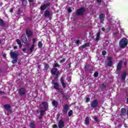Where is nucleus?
<instances>
[{"label":"nucleus","mask_w":128,"mask_h":128,"mask_svg":"<svg viewBox=\"0 0 128 128\" xmlns=\"http://www.w3.org/2000/svg\"><path fill=\"white\" fill-rule=\"evenodd\" d=\"M128 40L126 38H124L120 40V46L121 48H124L128 46Z\"/></svg>","instance_id":"nucleus-1"},{"label":"nucleus","mask_w":128,"mask_h":128,"mask_svg":"<svg viewBox=\"0 0 128 128\" xmlns=\"http://www.w3.org/2000/svg\"><path fill=\"white\" fill-rule=\"evenodd\" d=\"M10 54L12 58H18V52H13L12 51L10 52Z\"/></svg>","instance_id":"nucleus-2"},{"label":"nucleus","mask_w":128,"mask_h":128,"mask_svg":"<svg viewBox=\"0 0 128 128\" xmlns=\"http://www.w3.org/2000/svg\"><path fill=\"white\" fill-rule=\"evenodd\" d=\"M98 106V100H94L93 101H92L91 103L92 108H96Z\"/></svg>","instance_id":"nucleus-3"},{"label":"nucleus","mask_w":128,"mask_h":128,"mask_svg":"<svg viewBox=\"0 0 128 128\" xmlns=\"http://www.w3.org/2000/svg\"><path fill=\"white\" fill-rule=\"evenodd\" d=\"M51 74L54 76H58V68H53L51 70Z\"/></svg>","instance_id":"nucleus-4"},{"label":"nucleus","mask_w":128,"mask_h":128,"mask_svg":"<svg viewBox=\"0 0 128 128\" xmlns=\"http://www.w3.org/2000/svg\"><path fill=\"white\" fill-rule=\"evenodd\" d=\"M84 12V8H81L76 11V14L78 16H80V14H82Z\"/></svg>","instance_id":"nucleus-5"},{"label":"nucleus","mask_w":128,"mask_h":128,"mask_svg":"<svg viewBox=\"0 0 128 128\" xmlns=\"http://www.w3.org/2000/svg\"><path fill=\"white\" fill-rule=\"evenodd\" d=\"M104 18L106 16L104 14H100L99 16L101 24H104Z\"/></svg>","instance_id":"nucleus-6"},{"label":"nucleus","mask_w":128,"mask_h":128,"mask_svg":"<svg viewBox=\"0 0 128 128\" xmlns=\"http://www.w3.org/2000/svg\"><path fill=\"white\" fill-rule=\"evenodd\" d=\"M58 126L59 128H64V122L62 120H60L58 122Z\"/></svg>","instance_id":"nucleus-7"},{"label":"nucleus","mask_w":128,"mask_h":128,"mask_svg":"<svg viewBox=\"0 0 128 128\" xmlns=\"http://www.w3.org/2000/svg\"><path fill=\"white\" fill-rule=\"evenodd\" d=\"M26 36H28V38H30L31 36H32L33 34L32 31H30V30H26Z\"/></svg>","instance_id":"nucleus-8"},{"label":"nucleus","mask_w":128,"mask_h":128,"mask_svg":"<svg viewBox=\"0 0 128 128\" xmlns=\"http://www.w3.org/2000/svg\"><path fill=\"white\" fill-rule=\"evenodd\" d=\"M19 94L20 96H24L26 94V90L24 88H21L19 90Z\"/></svg>","instance_id":"nucleus-9"},{"label":"nucleus","mask_w":128,"mask_h":128,"mask_svg":"<svg viewBox=\"0 0 128 128\" xmlns=\"http://www.w3.org/2000/svg\"><path fill=\"white\" fill-rule=\"evenodd\" d=\"M21 38H22V42H24V44H28V38H26V35H22V36Z\"/></svg>","instance_id":"nucleus-10"},{"label":"nucleus","mask_w":128,"mask_h":128,"mask_svg":"<svg viewBox=\"0 0 128 128\" xmlns=\"http://www.w3.org/2000/svg\"><path fill=\"white\" fill-rule=\"evenodd\" d=\"M108 60H109L108 62V66H112V58L108 57Z\"/></svg>","instance_id":"nucleus-11"},{"label":"nucleus","mask_w":128,"mask_h":128,"mask_svg":"<svg viewBox=\"0 0 128 128\" xmlns=\"http://www.w3.org/2000/svg\"><path fill=\"white\" fill-rule=\"evenodd\" d=\"M48 6H49L48 4H42L40 6L41 10H46V8Z\"/></svg>","instance_id":"nucleus-12"},{"label":"nucleus","mask_w":128,"mask_h":128,"mask_svg":"<svg viewBox=\"0 0 128 128\" xmlns=\"http://www.w3.org/2000/svg\"><path fill=\"white\" fill-rule=\"evenodd\" d=\"M51 16L50 12L48 10H46L44 12V16L50 18V16Z\"/></svg>","instance_id":"nucleus-13"},{"label":"nucleus","mask_w":128,"mask_h":128,"mask_svg":"<svg viewBox=\"0 0 128 128\" xmlns=\"http://www.w3.org/2000/svg\"><path fill=\"white\" fill-rule=\"evenodd\" d=\"M60 82H61V84H62V87L64 88H66V83H64V78H61Z\"/></svg>","instance_id":"nucleus-14"},{"label":"nucleus","mask_w":128,"mask_h":128,"mask_svg":"<svg viewBox=\"0 0 128 128\" xmlns=\"http://www.w3.org/2000/svg\"><path fill=\"white\" fill-rule=\"evenodd\" d=\"M68 104H66L64 106V113L66 114V112H68Z\"/></svg>","instance_id":"nucleus-15"},{"label":"nucleus","mask_w":128,"mask_h":128,"mask_svg":"<svg viewBox=\"0 0 128 128\" xmlns=\"http://www.w3.org/2000/svg\"><path fill=\"white\" fill-rule=\"evenodd\" d=\"M128 74V72H122V80H126V76Z\"/></svg>","instance_id":"nucleus-16"},{"label":"nucleus","mask_w":128,"mask_h":128,"mask_svg":"<svg viewBox=\"0 0 128 128\" xmlns=\"http://www.w3.org/2000/svg\"><path fill=\"white\" fill-rule=\"evenodd\" d=\"M122 62L120 61L117 66V70H120V68H122Z\"/></svg>","instance_id":"nucleus-17"},{"label":"nucleus","mask_w":128,"mask_h":128,"mask_svg":"<svg viewBox=\"0 0 128 128\" xmlns=\"http://www.w3.org/2000/svg\"><path fill=\"white\" fill-rule=\"evenodd\" d=\"M53 84H54V88H55V90H59V88H58L59 85L58 83L54 82Z\"/></svg>","instance_id":"nucleus-18"},{"label":"nucleus","mask_w":128,"mask_h":128,"mask_svg":"<svg viewBox=\"0 0 128 128\" xmlns=\"http://www.w3.org/2000/svg\"><path fill=\"white\" fill-rule=\"evenodd\" d=\"M30 128H36V123L34 122H32L30 123Z\"/></svg>","instance_id":"nucleus-19"},{"label":"nucleus","mask_w":128,"mask_h":128,"mask_svg":"<svg viewBox=\"0 0 128 128\" xmlns=\"http://www.w3.org/2000/svg\"><path fill=\"white\" fill-rule=\"evenodd\" d=\"M90 124V118L88 117H86L85 119V124L87 126Z\"/></svg>","instance_id":"nucleus-20"},{"label":"nucleus","mask_w":128,"mask_h":128,"mask_svg":"<svg viewBox=\"0 0 128 128\" xmlns=\"http://www.w3.org/2000/svg\"><path fill=\"white\" fill-rule=\"evenodd\" d=\"M4 108L5 110H10V106L7 104L4 106Z\"/></svg>","instance_id":"nucleus-21"},{"label":"nucleus","mask_w":128,"mask_h":128,"mask_svg":"<svg viewBox=\"0 0 128 128\" xmlns=\"http://www.w3.org/2000/svg\"><path fill=\"white\" fill-rule=\"evenodd\" d=\"M52 104L56 108L58 106V102L54 100L52 101Z\"/></svg>","instance_id":"nucleus-22"},{"label":"nucleus","mask_w":128,"mask_h":128,"mask_svg":"<svg viewBox=\"0 0 128 128\" xmlns=\"http://www.w3.org/2000/svg\"><path fill=\"white\" fill-rule=\"evenodd\" d=\"M0 26H4V22L2 18H0Z\"/></svg>","instance_id":"nucleus-23"},{"label":"nucleus","mask_w":128,"mask_h":128,"mask_svg":"<svg viewBox=\"0 0 128 128\" xmlns=\"http://www.w3.org/2000/svg\"><path fill=\"white\" fill-rule=\"evenodd\" d=\"M42 106H44V108H47L48 106V102H43L42 103Z\"/></svg>","instance_id":"nucleus-24"},{"label":"nucleus","mask_w":128,"mask_h":128,"mask_svg":"<svg viewBox=\"0 0 128 128\" xmlns=\"http://www.w3.org/2000/svg\"><path fill=\"white\" fill-rule=\"evenodd\" d=\"M100 32H98V34H97V35H96V40H100Z\"/></svg>","instance_id":"nucleus-25"},{"label":"nucleus","mask_w":128,"mask_h":128,"mask_svg":"<svg viewBox=\"0 0 128 128\" xmlns=\"http://www.w3.org/2000/svg\"><path fill=\"white\" fill-rule=\"evenodd\" d=\"M34 44H32V46L30 47V52H32L34 50Z\"/></svg>","instance_id":"nucleus-26"},{"label":"nucleus","mask_w":128,"mask_h":128,"mask_svg":"<svg viewBox=\"0 0 128 128\" xmlns=\"http://www.w3.org/2000/svg\"><path fill=\"white\" fill-rule=\"evenodd\" d=\"M48 68H50V65H48V64H44V70H48Z\"/></svg>","instance_id":"nucleus-27"},{"label":"nucleus","mask_w":128,"mask_h":128,"mask_svg":"<svg viewBox=\"0 0 128 128\" xmlns=\"http://www.w3.org/2000/svg\"><path fill=\"white\" fill-rule=\"evenodd\" d=\"M38 48H42V42H39L38 43Z\"/></svg>","instance_id":"nucleus-28"},{"label":"nucleus","mask_w":128,"mask_h":128,"mask_svg":"<svg viewBox=\"0 0 128 128\" xmlns=\"http://www.w3.org/2000/svg\"><path fill=\"white\" fill-rule=\"evenodd\" d=\"M86 46H88V44H86L84 45H82L81 48H86Z\"/></svg>","instance_id":"nucleus-29"},{"label":"nucleus","mask_w":128,"mask_h":128,"mask_svg":"<svg viewBox=\"0 0 128 128\" xmlns=\"http://www.w3.org/2000/svg\"><path fill=\"white\" fill-rule=\"evenodd\" d=\"M14 59L12 60L13 64H16L18 62V58H14Z\"/></svg>","instance_id":"nucleus-30"},{"label":"nucleus","mask_w":128,"mask_h":128,"mask_svg":"<svg viewBox=\"0 0 128 128\" xmlns=\"http://www.w3.org/2000/svg\"><path fill=\"white\" fill-rule=\"evenodd\" d=\"M16 42L18 44V45L22 44V42H20V40L19 39H16Z\"/></svg>","instance_id":"nucleus-31"},{"label":"nucleus","mask_w":128,"mask_h":128,"mask_svg":"<svg viewBox=\"0 0 128 128\" xmlns=\"http://www.w3.org/2000/svg\"><path fill=\"white\" fill-rule=\"evenodd\" d=\"M126 112V110L125 109H124V108H122V109L121 110V114H122V116L124 114V112Z\"/></svg>","instance_id":"nucleus-32"},{"label":"nucleus","mask_w":128,"mask_h":128,"mask_svg":"<svg viewBox=\"0 0 128 128\" xmlns=\"http://www.w3.org/2000/svg\"><path fill=\"white\" fill-rule=\"evenodd\" d=\"M72 110H70L68 113V116H72Z\"/></svg>","instance_id":"nucleus-33"},{"label":"nucleus","mask_w":128,"mask_h":128,"mask_svg":"<svg viewBox=\"0 0 128 128\" xmlns=\"http://www.w3.org/2000/svg\"><path fill=\"white\" fill-rule=\"evenodd\" d=\"M32 42H33V44H36V38H34L32 40Z\"/></svg>","instance_id":"nucleus-34"},{"label":"nucleus","mask_w":128,"mask_h":128,"mask_svg":"<svg viewBox=\"0 0 128 128\" xmlns=\"http://www.w3.org/2000/svg\"><path fill=\"white\" fill-rule=\"evenodd\" d=\"M44 110H42L40 112V116H44Z\"/></svg>","instance_id":"nucleus-35"},{"label":"nucleus","mask_w":128,"mask_h":128,"mask_svg":"<svg viewBox=\"0 0 128 128\" xmlns=\"http://www.w3.org/2000/svg\"><path fill=\"white\" fill-rule=\"evenodd\" d=\"M98 72H96L94 74V76L95 78H98Z\"/></svg>","instance_id":"nucleus-36"},{"label":"nucleus","mask_w":128,"mask_h":128,"mask_svg":"<svg viewBox=\"0 0 128 128\" xmlns=\"http://www.w3.org/2000/svg\"><path fill=\"white\" fill-rule=\"evenodd\" d=\"M54 66L55 68H59L60 66V65L58 64L57 63H56L54 64Z\"/></svg>","instance_id":"nucleus-37"},{"label":"nucleus","mask_w":128,"mask_h":128,"mask_svg":"<svg viewBox=\"0 0 128 128\" xmlns=\"http://www.w3.org/2000/svg\"><path fill=\"white\" fill-rule=\"evenodd\" d=\"M68 12H72V9L70 8H68Z\"/></svg>","instance_id":"nucleus-38"},{"label":"nucleus","mask_w":128,"mask_h":128,"mask_svg":"<svg viewBox=\"0 0 128 128\" xmlns=\"http://www.w3.org/2000/svg\"><path fill=\"white\" fill-rule=\"evenodd\" d=\"M66 62V59L63 58V59H62V60L60 61V62L62 63V62Z\"/></svg>","instance_id":"nucleus-39"},{"label":"nucleus","mask_w":128,"mask_h":128,"mask_svg":"<svg viewBox=\"0 0 128 128\" xmlns=\"http://www.w3.org/2000/svg\"><path fill=\"white\" fill-rule=\"evenodd\" d=\"M120 34H124V32L123 29L122 28H120Z\"/></svg>","instance_id":"nucleus-40"},{"label":"nucleus","mask_w":128,"mask_h":128,"mask_svg":"<svg viewBox=\"0 0 128 128\" xmlns=\"http://www.w3.org/2000/svg\"><path fill=\"white\" fill-rule=\"evenodd\" d=\"M106 54V51H102V54H103V56H105Z\"/></svg>","instance_id":"nucleus-41"},{"label":"nucleus","mask_w":128,"mask_h":128,"mask_svg":"<svg viewBox=\"0 0 128 128\" xmlns=\"http://www.w3.org/2000/svg\"><path fill=\"white\" fill-rule=\"evenodd\" d=\"M90 98H86V102H90Z\"/></svg>","instance_id":"nucleus-42"},{"label":"nucleus","mask_w":128,"mask_h":128,"mask_svg":"<svg viewBox=\"0 0 128 128\" xmlns=\"http://www.w3.org/2000/svg\"><path fill=\"white\" fill-rule=\"evenodd\" d=\"M53 128H58V126L56 124H54L52 126Z\"/></svg>","instance_id":"nucleus-43"},{"label":"nucleus","mask_w":128,"mask_h":128,"mask_svg":"<svg viewBox=\"0 0 128 128\" xmlns=\"http://www.w3.org/2000/svg\"><path fill=\"white\" fill-rule=\"evenodd\" d=\"M14 12V8H11L10 9V12Z\"/></svg>","instance_id":"nucleus-44"},{"label":"nucleus","mask_w":128,"mask_h":128,"mask_svg":"<svg viewBox=\"0 0 128 128\" xmlns=\"http://www.w3.org/2000/svg\"><path fill=\"white\" fill-rule=\"evenodd\" d=\"M76 44H80V40H77L76 42Z\"/></svg>","instance_id":"nucleus-45"},{"label":"nucleus","mask_w":128,"mask_h":128,"mask_svg":"<svg viewBox=\"0 0 128 128\" xmlns=\"http://www.w3.org/2000/svg\"><path fill=\"white\" fill-rule=\"evenodd\" d=\"M60 114H57V118H58V119L60 118Z\"/></svg>","instance_id":"nucleus-46"},{"label":"nucleus","mask_w":128,"mask_h":128,"mask_svg":"<svg viewBox=\"0 0 128 128\" xmlns=\"http://www.w3.org/2000/svg\"><path fill=\"white\" fill-rule=\"evenodd\" d=\"M102 32H104V30H105L104 28H102Z\"/></svg>","instance_id":"nucleus-47"},{"label":"nucleus","mask_w":128,"mask_h":128,"mask_svg":"<svg viewBox=\"0 0 128 128\" xmlns=\"http://www.w3.org/2000/svg\"><path fill=\"white\" fill-rule=\"evenodd\" d=\"M102 86H104L103 88H106V86L104 84H102Z\"/></svg>","instance_id":"nucleus-48"},{"label":"nucleus","mask_w":128,"mask_h":128,"mask_svg":"<svg viewBox=\"0 0 128 128\" xmlns=\"http://www.w3.org/2000/svg\"><path fill=\"white\" fill-rule=\"evenodd\" d=\"M14 50H16V48H18V46H14Z\"/></svg>","instance_id":"nucleus-49"},{"label":"nucleus","mask_w":128,"mask_h":128,"mask_svg":"<svg viewBox=\"0 0 128 128\" xmlns=\"http://www.w3.org/2000/svg\"><path fill=\"white\" fill-rule=\"evenodd\" d=\"M98 2H101L102 0H97Z\"/></svg>","instance_id":"nucleus-50"},{"label":"nucleus","mask_w":128,"mask_h":128,"mask_svg":"<svg viewBox=\"0 0 128 128\" xmlns=\"http://www.w3.org/2000/svg\"><path fill=\"white\" fill-rule=\"evenodd\" d=\"M22 44H19V48H22Z\"/></svg>","instance_id":"nucleus-51"},{"label":"nucleus","mask_w":128,"mask_h":128,"mask_svg":"<svg viewBox=\"0 0 128 128\" xmlns=\"http://www.w3.org/2000/svg\"><path fill=\"white\" fill-rule=\"evenodd\" d=\"M23 52H26V48H23L22 49Z\"/></svg>","instance_id":"nucleus-52"},{"label":"nucleus","mask_w":128,"mask_h":128,"mask_svg":"<svg viewBox=\"0 0 128 128\" xmlns=\"http://www.w3.org/2000/svg\"><path fill=\"white\" fill-rule=\"evenodd\" d=\"M28 2H32V0H28Z\"/></svg>","instance_id":"nucleus-53"},{"label":"nucleus","mask_w":128,"mask_h":128,"mask_svg":"<svg viewBox=\"0 0 128 128\" xmlns=\"http://www.w3.org/2000/svg\"><path fill=\"white\" fill-rule=\"evenodd\" d=\"M38 68H40V66H38Z\"/></svg>","instance_id":"nucleus-54"},{"label":"nucleus","mask_w":128,"mask_h":128,"mask_svg":"<svg viewBox=\"0 0 128 128\" xmlns=\"http://www.w3.org/2000/svg\"><path fill=\"white\" fill-rule=\"evenodd\" d=\"M126 62H124V66H126Z\"/></svg>","instance_id":"nucleus-55"},{"label":"nucleus","mask_w":128,"mask_h":128,"mask_svg":"<svg viewBox=\"0 0 128 128\" xmlns=\"http://www.w3.org/2000/svg\"><path fill=\"white\" fill-rule=\"evenodd\" d=\"M95 120H96V118H95Z\"/></svg>","instance_id":"nucleus-56"},{"label":"nucleus","mask_w":128,"mask_h":128,"mask_svg":"<svg viewBox=\"0 0 128 128\" xmlns=\"http://www.w3.org/2000/svg\"><path fill=\"white\" fill-rule=\"evenodd\" d=\"M22 0V2H24V0Z\"/></svg>","instance_id":"nucleus-57"},{"label":"nucleus","mask_w":128,"mask_h":128,"mask_svg":"<svg viewBox=\"0 0 128 128\" xmlns=\"http://www.w3.org/2000/svg\"><path fill=\"white\" fill-rule=\"evenodd\" d=\"M39 118H42V117H40Z\"/></svg>","instance_id":"nucleus-58"},{"label":"nucleus","mask_w":128,"mask_h":128,"mask_svg":"<svg viewBox=\"0 0 128 128\" xmlns=\"http://www.w3.org/2000/svg\"><path fill=\"white\" fill-rule=\"evenodd\" d=\"M4 56H6V55H4Z\"/></svg>","instance_id":"nucleus-59"},{"label":"nucleus","mask_w":128,"mask_h":128,"mask_svg":"<svg viewBox=\"0 0 128 128\" xmlns=\"http://www.w3.org/2000/svg\"><path fill=\"white\" fill-rule=\"evenodd\" d=\"M40 106L42 107V105H40Z\"/></svg>","instance_id":"nucleus-60"},{"label":"nucleus","mask_w":128,"mask_h":128,"mask_svg":"<svg viewBox=\"0 0 128 128\" xmlns=\"http://www.w3.org/2000/svg\"><path fill=\"white\" fill-rule=\"evenodd\" d=\"M61 94H62V92Z\"/></svg>","instance_id":"nucleus-61"}]
</instances>
